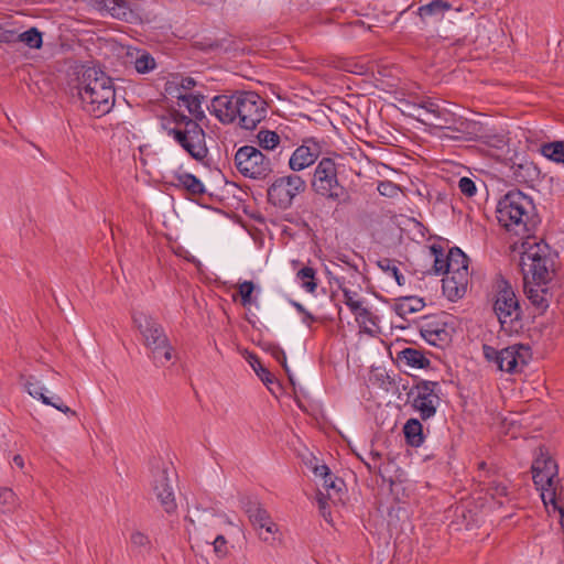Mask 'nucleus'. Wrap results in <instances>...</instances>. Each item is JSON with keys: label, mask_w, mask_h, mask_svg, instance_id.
I'll list each match as a JSON object with an SVG mask.
<instances>
[{"label": "nucleus", "mask_w": 564, "mask_h": 564, "mask_svg": "<svg viewBox=\"0 0 564 564\" xmlns=\"http://www.w3.org/2000/svg\"><path fill=\"white\" fill-rule=\"evenodd\" d=\"M78 95L83 109L99 118L107 115L115 105V88L111 78L101 69L84 66L78 73Z\"/></svg>", "instance_id": "f257e3e1"}, {"label": "nucleus", "mask_w": 564, "mask_h": 564, "mask_svg": "<svg viewBox=\"0 0 564 564\" xmlns=\"http://www.w3.org/2000/svg\"><path fill=\"white\" fill-rule=\"evenodd\" d=\"M496 214L498 223L517 236L527 237L536 225L532 199L518 189L499 199Z\"/></svg>", "instance_id": "f03ea898"}, {"label": "nucleus", "mask_w": 564, "mask_h": 564, "mask_svg": "<svg viewBox=\"0 0 564 564\" xmlns=\"http://www.w3.org/2000/svg\"><path fill=\"white\" fill-rule=\"evenodd\" d=\"M132 318L153 361L159 366L170 362L174 349L163 326L154 317L143 312L134 313Z\"/></svg>", "instance_id": "7ed1b4c3"}, {"label": "nucleus", "mask_w": 564, "mask_h": 564, "mask_svg": "<svg viewBox=\"0 0 564 564\" xmlns=\"http://www.w3.org/2000/svg\"><path fill=\"white\" fill-rule=\"evenodd\" d=\"M173 127L164 126L167 134L173 139L196 161H203L208 149L205 141V131L192 118L181 112H173Z\"/></svg>", "instance_id": "20e7f679"}, {"label": "nucleus", "mask_w": 564, "mask_h": 564, "mask_svg": "<svg viewBox=\"0 0 564 564\" xmlns=\"http://www.w3.org/2000/svg\"><path fill=\"white\" fill-rule=\"evenodd\" d=\"M339 164L333 158H322L314 170L311 180L312 191L332 202H345L348 192L339 180Z\"/></svg>", "instance_id": "39448f33"}, {"label": "nucleus", "mask_w": 564, "mask_h": 564, "mask_svg": "<svg viewBox=\"0 0 564 564\" xmlns=\"http://www.w3.org/2000/svg\"><path fill=\"white\" fill-rule=\"evenodd\" d=\"M446 276L442 280L443 292L451 301L463 297L468 284V258L459 248L447 253Z\"/></svg>", "instance_id": "423d86ee"}, {"label": "nucleus", "mask_w": 564, "mask_h": 564, "mask_svg": "<svg viewBox=\"0 0 564 564\" xmlns=\"http://www.w3.org/2000/svg\"><path fill=\"white\" fill-rule=\"evenodd\" d=\"M522 242L521 267L523 272L531 273L533 279L541 283L549 279V269L552 264L550 248L544 241L528 235Z\"/></svg>", "instance_id": "0eeeda50"}, {"label": "nucleus", "mask_w": 564, "mask_h": 564, "mask_svg": "<svg viewBox=\"0 0 564 564\" xmlns=\"http://www.w3.org/2000/svg\"><path fill=\"white\" fill-rule=\"evenodd\" d=\"M532 478L535 486L542 491L543 502L558 508L556 505L557 465L543 447L539 448V454L532 464Z\"/></svg>", "instance_id": "6e6552de"}, {"label": "nucleus", "mask_w": 564, "mask_h": 564, "mask_svg": "<svg viewBox=\"0 0 564 564\" xmlns=\"http://www.w3.org/2000/svg\"><path fill=\"white\" fill-rule=\"evenodd\" d=\"M482 352L485 359L497 370L508 373L521 372L531 358L530 348L521 344L510 345L502 349L484 345Z\"/></svg>", "instance_id": "1a4fd4ad"}, {"label": "nucleus", "mask_w": 564, "mask_h": 564, "mask_svg": "<svg viewBox=\"0 0 564 564\" xmlns=\"http://www.w3.org/2000/svg\"><path fill=\"white\" fill-rule=\"evenodd\" d=\"M494 311L501 328L507 333L513 332L522 317L519 300L506 280L498 282Z\"/></svg>", "instance_id": "9d476101"}, {"label": "nucleus", "mask_w": 564, "mask_h": 564, "mask_svg": "<svg viewBox=\"0 0 564 564\" xmlns=\"http://www.w3.org/2000/svg\"><path fill=\"white\" fill-rule=\"evenodd\" d=\"M306 189L305 180L291 173L279 176L269 185L267 191L268 202L274 207L285 210L289 209L294 199Z\"/></svg>", "instance_id": "9b49d317"}, {"label": "nucleus", "mask_w": 564, "mask_h": 564, "mask_svg": "<svg viewBox=\"0 0 564 564\" xmlns=\"http://www.w3.org/2000/svg\"><path fill=\"white\" fill-rule=\"evenodd\" d=\"M235 165L240 174L253 180H264L272 172V164L259 149L243 145L235 154Z\"/></svg>", "instance_id": "f8f14e48"}, {"label": "nucleus", "mask_w": 564, "mask_h": 564, "mask_svg": "<svg viewBox=\"0 0 564 564\" xmlns=\"http://www.w3.org/2000/svg\"><path fill=\"white\" fill-rule=\"evenodd\" d=\"M440 383L431 380H419L409 391L408 399L422 420H429L436 413L440 402Z\"/></svg>", "instance_id": "ddd939ff"}, {"label": "nucleus", "mask_w": 564, "mask_h": 564, "mask_svg": "<svg viewBox=\"0 0 564 564\" xmlns=\"http://www.w3.org/2000/svg\"><path fill=\"white\" fill-rule=\"evenodd\" d=\"M265 115V101L257 93L238 91V122L241 128L254 129Z\"/></svg>", "instance_id": "4468645a"}, {"label": "nucleus", "mask_w": 564, "mask_h": 564, "mask_svg": "<svg viewBox=\"0 0 564 564\" xmlns=\"http://www.w3.org/2000/svg\"><path fill=\"white\" fill-rule=\"evenodd\" d=\"M477 479L479 490L497 500L499 505L503 503L502 498L508 499L510 495L508 479L496 470L488 469L485 462L479 463Z\"/></svg>", "instance_id": "2eb2a0df"}, {"label": "nucleus", "mask_w": 564, "mask_h": 564, "mask_svg": "<svg viewBox=\"0 0 564 564\" xmlns=\"http://www.w3.org/2000/svg\"><path fill=\"white\" fill-rule=\"evenodd\" d=\"M419 330L429 344L443 347L451 341L453 328L444 321V316L430 315L421 318Z\"/></svg>", "instance_id": "dca6fc26"}, {"label": "nucleus", "mask_w": 564, "mask_h": 564, "mask_svg": "<svg viewBox=\"0 0 564 564\" xmlns=\"http://www.w3.org/2000/svg\"><path fill=\"white\" fill-rule=\"evenodd\" d=\"M151 473V486L156 499L166 512L174 511L176 503L167 468L161 464L153 467Z\"/></svg>", "instance_id": "f3484780"}, {"label": "nucleus", "mask_w": 564, "mask_h": 564, "mask_svg": "<svg viewBox=\"0 0 564 564\" xmlns=\"http://www.w3.org/2000/svg\"><path fill=\"white\" fill-rule=\"evenodd\" d=\"M445 113H441L435 117L436 122H432L437 128L446 130L448 132H444L441 134L442 139H453V140H468V135L471 134L469 131L471 123L462 118L456 117L455 113L448 111L444 108Z\"/></svg>", "instance_id": "a211bd4d"}, {"label": "nucleus", "mask_w": 564, "mask_h": 564, "mask_svg": "<svg viewBox=\"0 0 564 564\" xmlns=\"http://www.w3.org/2000/svg\"><path fill=\"white\" fill-rule=\"evenodd\" d=\"M321 154V144L313 138L305 139L291 154L289 167L292 172H301L313 165Z\"/></svg>", "instance_id": "6ab92c4d"}, {"label": "nucleus", "mask_w": 564, "mask_h": 564, "mask_svg": "<svg viewBox=\"0 0 564 564\" xmlns=\"http://www.w3.org/2000/svg\"><path fill=\"white\" fill-rule=\"evenodd\" d=\"M19 382L23 386L24 390L34 399L41 400L44 404L51 405L56 410L76 416V411L72 410L69 406L65 405L59 397L51 398L44 394V388L41 384V381L33 375H19Z\"/></svg>", "instance_id": "aec40b11"}, {"label": "nucleus", "mask_w": 564, "mask_h": 564, "mask_svg": "<svg viewBox=\"0 0 564 564\" xmlns=\"http://www.w3.org/2000/svg\"><path fill=\"white\" fill-rule=\"evenodd\" d=\"M246 512L253 528L259 531V538L269 542L271 535L278 532V525L273 522L269 512L258 502H249Z\"/></svg>", "instance_id": "412c9836"}, {"label": "nucleus", "mask_w": 564, "mask_h": 564, "mask_svg": "<svg viewBox=\"0 0 564 564\" xmlns=\"http://www.w3.org/2000/svg\"><path fill=\"white\" fill-rule=\"evenodd\" d=\"M210 111L223 123L238 119V91L234 95H219L212 99Z\"/></svg>", "instance_id": "4be33fe9"}, {"label": "nucleus", "mask_w": 564, "mask_h": 564, "mask_svg": "<svg viewBox=\"0 0 564 564\" xmlns=\"http://www.w3.org/2000/svg\"><path fill=\"white\" fill-rule=\"evenodd\" d=\"M338 288L341 290L344 295V303L349 307L351 313L356 315V319H361L362 323L372 322L371 312L362 306V302L359 300V295L356 291L348 289L340 279H336Z\"/></svg>", "instance_id": "5701e85b"}, {"label": "nucleus", "mask_w": 564, "mask_h": 564, "mask_svg": "<svg viewBox=\"0 0 564 564\" xmlns=\"http://www.w3.org/2000/svg\"><path fill=\"white\" fill-rule=\"evenodd\" d=\"M102 8L118 20L132 22L135 18L127 0H104Z\"/></svg>", "instance_id": "b1692460"}, {"label": "nucleus", "mask_w": 564, "mask_h": 564, "mask_svg": "<svg viewBox=\"0 0 564 564\" xmlns=\"http://www.w3.org/2000/svg\"><path fill=\"white\" fill-rule=\"evenodd\" d=\"M174 185L182 187L192 196H200L206 192L200 180L187 172L177 173Z\"/></svg>", "instance_id": "393cba45"}, {"label": "nucleus", "mask_w": 564, "mask_h": 564, "mask_svg": "<svg viewBox=\"0 0 564 564\" xmlns=\"http://www.w3.org/2000/svg\"><path fill=\"white\" fill-rule=\"evenodd\" d=\"M452 9V4L445 0H433L427 4L421 6L417 14L422 19L433 18L441 20L444 18L445 12Z\"/></svg>", "instance_id": "a878e982"}, {"label": "nucleus", "mask_w": 564, "mask_h": 564, "mask_svg": "<svg viewBox=\"0 0 564 564\" xmlns=\"http://www.w3.org/2000/svg\"><path fill=\"white\" fill-rule=\"evenodd\" d=\"M398 358L412 368L425 369L429 368L431 364L430 359L426 358L421 350L415 348H405L401 350Z\"/></svg>", "instance_id": "bb28decb"}, {"label": "nucleus", "mask_w": 564, "mask_h": 564, "mask_svg": "<svg viewBox=\"0 0 564 564\" xmlns=\"http://www.w3.org/2000/svg\"><path fill=\"white\" fill-rule=\"evenodd\" d=\"M406 443L410 446L419 447L424 441L423 426L417 419H410L403 426Z\"/></svg>", "instance_id": "cd10ccee"}, {"label": "nucleus", "mask_w": 564, "mask_h": 564, "mask_svg": "<svg viewBox=\"0 0 564 564\" xmlns=\"http://www.w3.org/2000/svg\"><path fill=\"white\" fill-rule=\"evenodd\" d=\"M424 305L425 303L420 297L404 296L397 301L394 311L399 316L405 317L412 313L420 312Z\"/></svg>", "instance_id": "c85d7f7f"}, {"label": "nucleus", "mask_w": 564, "mask_h": 564, "mask_svg": "<svg viewBox=\"0 0 564 564\" xmlns=\"http://www.w3.org/2000/svg\"><path fill=\"white\" fill-rule=\"evenodd\" d=\"M540 152L543 156L555 163H564V141L543 143Z\"/></svg>", "instance_id": "c756f323"}, {"label": "nucleus", "mask_w": 564, "mask_h": 564, "mask_svg": "<svg viewBox=\"0 0 564 564\" xmlns=\"http://www.w3.org/2000/svg\"><path fill=\"white\" fill-rule=\"evenodd\" d=\"M19 507V499L10 488H0V514L12 513Z\"/></svg>", "instance_id": "7c9ffc66"}, {"label": "nucleus", "mask_w": 564, "mask_h": 564, "mask_svg": "<svg viewBox=\"0 0 564 564\" xmlns=\"http://www.w3.org/2000/svg\"><path fill=\"white\" fill-rule=\"evenodd\" d=\"M302 288L308 293H315L317 289L316 271L311 267H304L296 273Z\"/></svg>", "instance_id": "2f4dec72"}, {"label": "nucleus", "mask_w": 564, "mask_h": 564, "mask_svg": "<svg viewBox=\"0 0 564 564\" xmlns=\"http://www.w3.org/2000/svg\"><path fill=\"white\" fill-rule=\"evenodd\" d=\"M130 543L133 549V551H137L140 554L150 553L152 549V543L150 538L141 532V531H133L130 535Z\"/></svg>", "instance_id": "473e14b6"}, {"label": "nucleus", "mask_w": 564, "mask_h": 564, "mask_svg": "<svg viewBox=\"0 0 564 564\" xmlns=\"http://www.w3.org/2000/svg\"><path fill=\"white\" fill-rule=\"evenodd\" d=\"M19 42L24 43L30 48H40L42 46V33L36 28H31L18 35Z\"/></svg>", "instance_id": "72a5a7b5"}, {"label": "nucleus", "mask_w": 564, "mask_h": 564, "mask_svg": "<svg viewBox=\"0 0 564 564\" xmlns=\"http://www.w3.org/2000/svg\"><path fill=\"white\" fill-rule=\"evenodd\" d=\"M259 145L264 150L275 149L281 141L280 135L275 131L260 130L257 135Z\"/></svg>", "instance_id": "f704fd0d"}, {"label": "nucleus", "mask_w": 564, "mask_h": 564, "mask_svg": "<svg viewBox=\"0 0 564 564\" xmlns=\"http://www.w3.org/2000/svg\"><path fill=\"white\" fill-rule=\"evenodd\" d=\"M430 254L434 259L433 270L436 274L446 275L447 256H444L443 249L440 246L433 245L430 247Z\"/></svg>", "instance_id": "c9c22d12"}, {"label": "nucleus", "mask_w": 564, "mask_h": 564, "mask_svg": "<svg viewBox=\"0 0 564 564\" xmlns=\"http://www.w3.org/2000/svg\"><path fill=\"white\" fill-rule=\"evenodd\" d=\"M378 267L387 274L393 276L399 285H404L405 279L403 274L399 271L398 267L395 265L394 260L389 258H382L378 261Z\"/></svg>", "instance_id": "e433bc0d"}, {"label": "nucleus", "mask_w": 564, "mask_h": 564, "mask_svg": "<svg viewBox=\"0 0 564 564\" xmlns=\"http://www.w3.org/2000/svg\"><path fill=\"white\" fill-rule=\"evenodd\" d=\"M323 487L326 490L327 497L329 499L340 500L339 492L341 491V486L344 485L343 480L334 477L332 473L327 478L323 479Z\"/></svg>", "instance_id": "4c0bfd02"}, {"label": "nucleus", "mask_w": 564, "mask_h": 564, "mask_svg": "<svg viewBox=\"0 0 564 564\" xmlns=\"http://www.w3.org/2000/svg\"><path fill=\"white\" fill-rule=\"evenodd\" d=\"M156 66L155 59L149 53H141L134 61L135 70L140 74H147L154 69Z\"/></svg>", "instance_id": "58836bf2"}, {"label": "nucleus", "mask_w": 564, "mask_h": 564, "mask_svg": "<svg viewBox=\"0 0 564 564\" xmlns=\"http://www.w3.org/2000/svg\"><path fill=\"white\" fill-rule=\"evenodd\" d=\"M525 293L531 303L540 310H545L549 304L545 299V290L541 288L525 289Z\"/></svg>", "instance_id": "ea45409f"}, {"label": "nucleus", "mask_w": 564, "mask_h": 564, "mask_svg": "<svg viewBox=\"0 0 564 564\" xmlns=\"http://www.w3.org/2000/svg\"><path fill=\"white\" fill-rule=\"evenodd\" d=\"M253 291L254 284L251 281H245L238 285L240 303L243 307H249L256 302V300L252 297Z\"/></svg>", "instance_id": "a19ab883"}, {"label": "nucleus", "mask_w": 564, "mask_h": 564, "mask_svg": "<svg viewBox=\"0 0 564 564\" xmlns=\"http://www.w3.org/2000/svg\"><path fill=\"white\" fill-rule=\"evenodd\" d=\"M166 91L171 94L172 86L180 87L183 90H191L196 86V82L192 77H184L181 75L172 76V79L167 82Z\"/></svg>", "instance_id": "79ce46f5"}, {"label": "nucleus", "mask_w": 564, "mask_h": 564, "mask_svg": "<svg viewBox=\"0 0 564 564\" xmlns=\"http://www.w3.org/2000/svg\"><path fill=\"white\" fill-rule=\"evenodd\" d=\"M250 365L267 387L275 381L274 376L261 364L257 357L253 358V361H250Z\"/></svg>", "instance_id": "37998d69"}, {"label": "nucleus", "mask_w": 564, "mask_h": 564, "mask_svg": "<svg viewBox=\"0 0 564 564\" xmlns=\"http://www.w3.org/2000/svg\"><path fill=\"white\" fill-rule=\"evenodd\" d=\"M212 544L218 557L223 558L228 554L227 540L223 534H217Z\"/></svg>", "instance_id": "c03bdc74"}, {"label": "nucleus", "mask_w": 564, "mask_h": 564, "mask_svg": "<svg viewBox=\"0 0 564 564\" xmlns=\"http://www.w3.org/2000/svg\"><path fill=\"white\" fill-rule=\"evenodd\" d=\"M419 109H422L425 111V113H429V115H432L434 116V118L441 113H445L444 112V108L440 107L438 104H436L435 101H433L432 99H426V100H423L420 105H419Z\"/></svg>", "instance_id": "a18cd8bd"}, {"label": "nucleus", "mask_w": 564, "mask_h": 564, "mask_svg": "<svg viewBox=\"0 0 564 564\" xmlns=\"http://www.w3.org/2000/svg\"><path fill=\"white\" fill-rule=\"evenodd\" d=\"M458 188L467 197H471L476 193L475 182L469 177H462L458 181Z\"/></svg>", "instance_id": "49530a36"}, {"label": "nucleus", "mask_w": 564, "mask_h": 564, "mask_svg": "<svg viewBox=\"0 0 564 564\" xmlns=\"http://www.w3.org/2000/svg\"><path fill=\"white\" fill-rule=\"evenodd\" d=\"M177 97L186 102L189 112L193 115H195L198 111V109L200 108V101H199L198 97H195L192 95H184V96L180 95Z\"/></svg>", "instance_id": "de8ad7c7"}, {"label": "nucleus", "mask_w": 564, "mask_h": 564, "mask_svg": "<svg viewBox=\"0 0 564 564\" xmlns=\"http://www.w3.org/2000/svg\"><path fill=\"white\" fill-rule=\"evenodd\" d=\"M271 354H272L273 358L278 362H280L281 366L284 368V370L289 373V367L286 364V356H285L284 350L282 348H280L279 346H274L271 349Z\"/></svg>", "instance_id": "09e8293b"}, {"label": "nucleus", "mask_w": 564, "mask_h": 564, "mask_svg": "<svg viewBox=\"0 0 564 564\" xmlns=\"http://www.w3.org/2000/svg\"><path fill=\"white\" fill-rule=\"evenodd\" d=\"M18 35H19V33H17L15 31L7 30L0 34V42H3V43L19 42Z\"/></svg>", "instance_id": "8fccbe9b"}, {"label": "nucleus", "mask_w": 564, "mask_h": 564, "mask_svg": "<svg viewBox=\"0 0 564 564\" xmlns=\"http://www.w3.org/2000/svg\"><path fill=\"white\" fill-rule=\"evenodd\" d=\"M328 500H330V499L327 497V494L318 491L317 502H318L319 509H326V507H328ZM332 500L335 501L336 499H332Z\"/></svg>", "instance_id": "3c124183"}, {"label": "nucleus", "mask_w": 564, "mask_h": 564, "mask_svg": "<svg viewBox=\"0 0 564 564\" xmlns=\"http://www.w3.org/2000/svg\"><path fill=\"white\" fill-rule=\"evenodd\" d=\"M314 474L325 479L327 476H329L330 471L326 465H319L314 468Z\"/></svg>", "instance_id": "603ef678"}, {"label": "nucleus", "mask_w": 564, "mask_h": 564, "mask_svg": "<svg viewBox=\"0 0 564 564\" xmlns=\"http://www.w3.org/2000/svg\"><path fill=\"white\" fill-rule=\"evenodd\" d=\"M12 462H13V464H14L18 468H20V469H22V468L24 467V459H23V457H22L21 455H19V454H17V455H14V456H13Z\"/></svg>", "instance_id": "864d4df0"}, {"label": "nucleus", "mask_w": 564, "mask_h": 564, "mask_svg": "<svg viewBox=\"0 0 564 564\" xmlns=\"http://www.w3.org/2000/svg\"><path fill=\"white\" fill-rule=\"evenodd\" d=\"M319 512L326 521H329L328 517L330 516V512L328 510V507H326V509H319Z\"/></svg>", "instance_id": "5fc2aeb1"}, {"label": "nucleus", "mask_w": 564, "mask_h": 564, "mask_svg": "<svg viewBox=\"0 0 564 564\" xmlns=\"http://www.w3.org/2000/svg\"><path fill=\"white\" fill-rule=\"evenodd\" d=\"M386 188V187H390V183H381L379 186H378V189L380 191V193L384 194V192L381 189V188Z\"/></svg>", "instance_id": "6e6d98bb"}, {"label": "nucleus", "mask_w": 564, "mask_h": 564, "mask_svg": "<svg viewBox=\"0 0 564 564\" xmlns=\"http://www.w3.org/2000/svg\"><path fill=\"white\" fill-rule=\"evenodd\" d=\"M305 318L310 319V321H314V317L308 312H305Z\"/></svg>", "instance_id": "4d7b16f0"}, {"label": "nucleus", "mask_w": 564, "mask_h": 564, "mask_svg": "<svg viewBox=\"0 0 564 564\" xmlns=\"http://www.w3.org/2000/svg\"><path fill=\"white\" fill-rule=\"evenodd\" d=\"M297 308H299V311H301V312H305V311H304V308H303V306H302V305H300V304L297 305Z\"/></svg>", "instance_id": "13d9d810"}]
</instances>
